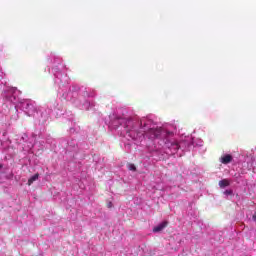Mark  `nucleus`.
Listing matches in <instances>:
<instances>
[{
	"label": "nucleus",
	"instance_id": "nucleus-13",
	"mask_svg": "<svg viewBox=\"0 0 256 256\" xmlns=\"http://www.w3.org/2000/svg\"><path fill=\"white\" fill-rule=\"evenodd\" d=\"M37 179H39V174H35V175L31 176L28 180V185L29 186L33 185V183H35V181H37Z\"/></svg>",
	"mask_w": 256,
	"mask_h": 256
},
{
	"label": "nucleus",
	"instance_id": "nucleus-6",
	"mask_svg": "<svg viewBox=\"0 0 256 256\" xmlns=\"http://www.w3.org/2000/svg\"><path fill=\"white\" fill-rule=\"evenodd\" d=\"M242 157H245V160L242 163L243 171H251V169H253V161H255V158H253V154L244 151L242 153Z\"/></svg>",
	"mask_w": 256,
	"mask_h": 256
},
{
	"label": "nucleus",
	"instance_id": "nucleus-14",
	"mask_svg": "<svg viewBox=\"0 0 256 256\" xmlns=\"http://www.w3.org/2000/svg\"><path fill=\"white\" fill-rule=\"evenodd\" d=\"M239 179H241V174L235 173L234 174V181H235V183H239Z\"/></svg>",
	"mask_w": 256,
	"mask_h": 256
},
{
	"label": "nucleus",
	"instance_id": "nucleus-8",
	"mask_svg": "<svg viewBox=\"0 0 256 256\" xmlns=\"http://www.w3.org/2000/svg\"><path fill=\"white\" fill-rule=\"evenodd\" d=\"M233 161V156L231 154H225L220 158V162L223 165H229Z\"/></svg>",
	"mask_w": 256,
	"mask_h": 256
},
{
	"label": "nucleus",
	"instance_id": "nucleus-18",
	"mask_svg": "<svg viewBox=\"0 0 256 256\" xmlns=\"http://www.w3.org/2000/svg\"><path fill=\"white\" fill-rule=\"evenodd\" d=\"M108 207H113V204L109 202Z\"/></svg>",
	"mask_w": 256,
	"mask_h": 256
},
{
	"label": "nucleus",
	"instance_id": "nucleus-9",
	"mask_svg": "<svg viewBox=\"0 0 256 256\" xmlns=\"http://www.w3.org/2000/svg\"><path fill=\"white\" fill-rule=\"evenodd\" d=\"M167 227V222H162L153 228V233H160Z\"/></svg>",
	"mask_w": 256,
	"mask_h": 256
},
{
	"label": "nucleus",
	"instance_id": "nucleus-15",
	"mask_svg": "<svg viewBox=\"0 0 256 256\" xmlns=\"http://www.w3.org/2000/svg\"><path fill=\"white\" fill-rule=\"evenodd\" d=\"M129 171H136L137 168L135 167V164H129L128 166Z\"/></svg>",
	"mask_w": 256,
	"mask_h": 256
},
{
	"label": "nucleus",
	"instance_id": "nucleus-1",
	"mask_svg": "<svg viewBox=\"0 0 256 256\" xmlns=\"http://www.w3.org/2000/svg\"><path fill=\"white\" fill-rule=\"evenodd\" d=\"M108 129L122 137L125 151H131V143L146 147L155 161L165 155L183 157L195 147L192 135L177 133V126L171 123L158 125L153 115L135 118L125 108H118L108 116Z\"/></svg>",
	"mask_w": 256,
	"mask_h": 256
},
{
	"label": "nucleus",
	"instance_id": "nucleus-5",
	"mask_svg": "<svg viewBox=\"0 0 256 256\" xmlns=\"http://www.w3.org/2000/svg\"><path fill=\"white\" fill-rule=\"evenodd\" d=\"M51 144L53 143V139L51 138H47L46 140H44L43 138H40V140L38 142H34L33 138L31 139V141L29 142V144L27 145V148L24 149V151H31V149L38 147V151H42V149H44L45 144Z\"/></svg>",
	"mask_w": 256,
	"mask_h": 256
},
{
	"label": "nucleus",
	"instance_id": "nucleus-11",
	"mask_svg": "<svg viewBox=\"0 0 256 256\" xmlns=\"http://www.w3.org/2000/svg\"><path fill=\"white\" fill-rule=\"evenodd\" d=\"M229 185H231V181L229 179H222L218 183L220 189H225L226 187H229Z\"/></svg>",
	"mask_w": 256,
	"mask_h": 256
},
{
	"label": "nucleus",
	"instance_id": "nucleus-10",
	"mask_svg": "<svg viewBox=\"0 0 256 256\" xmlns=\"http://www.w3.org/2000/svg\"><path fill=\"white\" fill-rule=\"evenodd\" d=\"M79 131H81V127H79V125H77L76 123H73L69 129V133L71 135H75L76 133H79Z\"/></svg>",
	"mask_w": 256,
	"mask_h": 256
},
{
	"label": "nucleus",
	"instance_id": "nucleus-7",
	"mask_svg": "<svg viewBox=\"0 0 256 256\" xmlns=\"http://www.w3.org/2000/svg\"><path fill=\"white\" fill-rule=\"evenodd\" d=\"M63 145L66 146V153H74L73 157L79 153V144H77V141L75 139H71L68 141L62 142Z\"/></svg>",
	"mask_w": 256,
	"mask_h": 256
},
{
	"label": "nucleus",
	"instance_id": "nucleus-12",
	"mask_svg": "<svg viewBox=\"0 0 256 256\" xmlns=\"http://www.w3.org/2000/svg\"><path fill=\"white\" fill-rule=\"evenodd\" d=\"M223 195L225 199H229V197H234L235 193L233 192V189H226L223 191Z\"/></svg>",
	"mask_w": 256,
	"mask_h": 256
},
{
	"label": "nucleus",
	"instance_id": "nucleus-4",
	"mask_svg": "<svg viewBox=\"0 0 256 256\" xmlns=\"http://www.w3.org/2000/svg\"><path fill=\"white\" fill-rule=\"evenodd\" d=\"M2 95L6 101H9L14 105L19 102V91L15 88L5 87Z\"/></svg>",
	"mask_w": 256,
	"mask_h": 256
},
{
	"label": "nucleus",
	"instance_id": "nucleus-3",
	"mask_svg": "<svg viewBox=\"0 0 256 256\" xmlns=\"http://www.w3.org/2000/svg\"><path fill=\"white\" fill-rule=\"evenodd\" d=\"M18 109H21L28 117H34V119L39 120L40 123H46L51 113L56 111V115L61 117L65 115V108L61 103V100L51 99L46 106L37 107V103L30 99L21 100L17 106Z\"/></svg>",
	"mask_w": 256,
	"mask_h": 256
},
{
	"label": "nucleus",
	"instance_id": "nucleus-2",
	"mask_svg": "<svg viewBox=\"0 0 256 256\" xmlns=\"http://www.w3.org/2000/svg\"><path fill=\"white\" fill-rule=\"evenodd\" d=\"M48 61L52 64L50 73L54 77V85L58 87V93L62 99L69 101L74 107L81 109V111L93 109L95 107V101L90 99L95 97V91L79 84L69 86L70 79L67 75V68L59 55L51 52L48 55Z\"/></svg>",
	"mask_w": 256,
	"mask_h": 256
},
{
	"label": "nucleus",
	"instance_id": "nucleus-19",
	"mask_svg": "<svg viewBox=\"0 0 256 256\" xmlns=\"http://www.w3.org/2000/svg\"><path fill=\"white\" fill-rule=\"evenodd\" d=\"M253 220L256 221V214L253 216Z\"/></svg>",
	"mask_w": 256,
	"mask_h": 256
},
{
	"label": "nucleus",
	"instance_id": "nucleus-20",
	"mask_svg": "<svg viewBox=\"0 0 256 256\" xmlns=\"http://www.w3.org/2000/svg\"><path fill=\"white\" fill-rule=\"evenodd\" d=\"M1 167H2V166L0 165V169H1Z\"/></svg>",
	"mask_w": 256,
	"mask_h": 256
},
{
	"label": "nucleus",
	"instance_id": "nucleus-16",
	"mask_svg": "<svg viewBox=\"0 0 256 256\" xmlns=\"http://www.w3.org/2000/svg\"><path fill=\"white\" fill-rule=\"evenodd\" d=\"M5 49V45L0 44V51H3Z\"/></svg>",
	"mask_w": 256,
	"mask_h": 256
},
{
	"label": "nucleus",
	"instance_id": "nucleus-17",
	"mask_svg": "<svg viewBox=\"0 0 256 256\" xmlns=\"http://www.w3.org/2000/svg\"><path fill=\"white\" fill-rule=\"evenodd\" d=\"M22 140H23V141H26V140H27L26 134H24V136H22Z\"/></svg>",
	"mask_w": 256,
	"mask_h": 256
}]
</instances>
